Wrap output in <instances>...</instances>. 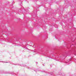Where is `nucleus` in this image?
Masks as SVG:
<instances>
[{
  "label": "nucleus",
  "instance_id": "4",
  "mask_svg": "<svg viewBox=\"0 0 76 76\" xmlns=\"http://www.w3.org/2000/svg\"><path fill=\"white\" fill-rule=\"evenodd\" d=\"M24 67H25V66H26V65H25V66H24Z\"/></svg>",
  "mask_w": 76,
  "mask_h": 76
},
{
  "label": "nucleus",
  "instance_id": "5",
  "mask_svg": "<svg viewBox=\"0 0 76 76\" xmlns=\"http://www.w3.org/2000/svg\"><path fill=\"white\" fill-rule=\"evenodd\" d=\"M0 62H1V61H0Z\"/></svg>",
  "mask_w": 76,
  "mask_h": 76
},
{
  "label": "nucleus",
  "instance_id": "2",
  "mask_svg": "<svg viewBox=\"0 0 76 76\" xmlns=\"http://www.w3.org/2000/svg\"><path fill=\"white\" fill-rule=\"evenodd\" d=\"M4 63H8V62H4Z\"/></svg>",
  "mask_w": 76,
  "mask_h": 76
},
{
  "label": "nucleus",
  "instance_id": "8",
  "mask_svg": "<svg viewBox=\"0 0 76 76\" xmlns=\"http://www.w3.org/2000/svg\"><path fill=\"white\" fill-rule=\"evenodd\" d=\"M37 63H38V62H37Z\"/></svg>",
  "mask_w": 76,
  "mask_h": 76
},
{
  "label": "nucleus",
  "instance_id": "3",
  "mask_svg": "<svg viewBox=\"0 0 76 76\" xmlns=\"http://www.w3.org/2000/svg\"><path fill=\"white\" fill-rule=\"evenodd\" d=\"M50 75H53V73H51Z\"/></svg>",
  "mask_w": 76,
  "mask_h": 76
},
{
  "label": "nucleus",
  "instance_id": "6",
  "mask_svg": "<svg viewBox=\"0 0 76 76\" xmlns=\"http://www.w3.org/2000/svg\"><path fill=\"white\" fill-rule=\"evenodd\" d=\"M43 66H44V65H43Z\"/></svg>",
  "mask_w": 76,
  "mask_h": 76
},
{
  "label": "nucleus",
  "instance_id": "1",
  "mask_svg": "<svg viewBox=\"0 0 76 76\" xmlns=\"http://www.w3.org/2000/svg\"><path fill=\"white\" fill-rule=\"evenodd\" d=\"M15 65H19V64H15Z\"/></svg>",
  "mask_w": 76,
  "mask_h": 76
},
{
  "label": "nucleus",
  "instance_id": "7",
  "mask_svg": "<svg viewBox=\"0 0 76 76\" xmlns=\"http://www.w3.org/2000/svg\"><path fill=\"white\" fill-rule=\"evenodd\" d=\"M75 56H76V55H75Z\"/></svg>",
  "mask_w": 76,
  "mask_h": 76
}]
</instances>
